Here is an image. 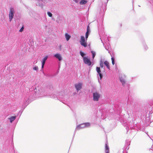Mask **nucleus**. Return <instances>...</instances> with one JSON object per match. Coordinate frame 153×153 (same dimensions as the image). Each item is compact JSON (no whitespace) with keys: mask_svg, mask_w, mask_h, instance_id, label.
Listing matches in <instances>:
<instances>
[{"mask_svg":"<svg viewBox=\"0 0 153 153\" xmlns=\"http://www.w3.org/2000/svg\"><path fill=\"white\" fill-rule=\"evenodd\" d=\"M90 126V124L89 123H83L78 126L77 128L78 129L84 128L86 127H88Z\"/></svg>","mask_w":153,"mask_h":153,"instance_id":"1","label":"nucleus"},{"mask_svg":"<svg viewBox=\"0 0 153 153\" xmlns=\"http://www.w3.org/2000/svg\"><path fill=\"white\" fill-rule=\"evenodd\" d=\"M100 97V94L98 92H96L93 93V100L97 101Z\"/></svg>","mask_w":153,"mask_h":153,"instance_id":"2","label":"nucleus"},{"mask_svg":"<svg viewBox=\"0 0 153 153\" xmlns=\"http://www.w3.org/2000/svg\"><path fill=\"white\" fill-rule=\"evenodd\" d=\"M14 9L12 8H10L9 15V20L10 22L11 21L12 19L13 18L14 16Z\"/></svg>","mask_w":153,"mask_h":153,"instance_id":"3","label":"nucleus"},{"mask_svg":"<svg viewBox=\"0 0 153 153\" xmlns=\"http://www.w3.org/2000/svg\"><path fill=\"white\" fill-rule=\"evenodd\" d=\"M81 45L84 47L87 46V44L85 41V38L84 36H81V40L80 42Z\"/></svg>","mask_w":153,"mask_h":153,"instance_id":"4","label":"nucleus"},{"mask_svg":"<svg viewBox=\"0 0 153 153\" xmlns=\"http://www.w3.org/2000/svg\"><path fill=\"white\" fill-rule=\"evenodd\" d=\"M83 60L84 63L87 65H88L90 66L91 65V62L88 59L87 57H84L83 58Z\"/></svg>","mask_w":153,"mask_h":153,"instance_id":"5","label":"nucleus"},{"mask_svg":"<svg viewBox=\"0 0 153 153\" xmlns=\"http://www.w3.org/2000/svg\"><path fill=\"white\" fill-rule=\"evenodd\" d=\"M82 84L81 83L76 84L75 87L77 91L79 90L82 88Z\"/></svg>","mask_w":153,"mask_h":153,"instance_id":"6","label":"nucleus"},{"mask_svg":"<svg viewBox=\"0 0 153 153\" xmlns=\"http://www.w3.org/2000/svg\"><path fill=\"white\" fill-rule=\"evenodd\" d=\"M96 70L98 73L99 74V76L100 77V79H101L102 78V74L100 73L101 71L100 70V68L98 67H96Z\"/></svg>","mask_w":153,"mask_h":153,"instance_id":"7","label":"nucleus"},{"mask_svg":"<svg viewBox=\"0 0 153 153\" xmlns=\"http://www.w3.org/2000/svg\"><path fill=\"white\" fill-rule=\"evenodd\" d=\"M54 56L56 58L58 59L59 61H61L62 60V57L59 54L56 53L54 55Z\"/></svg>","mask_w":153,"mask_h":153,"instance_id":"8","label":"nucleus"},{"mask_svg":"<svg viewBox=\"0 0 153 153\" xmlns=\"http://www.w3.org/2000/svg\"><path fill=\"white\" fill-rule=\"evenodd\" d=\"M104 64L108 69L110 70V66L109 65V63L108 61L106 60L104 62Z\"/></svg>","mask_w":153,"mask_h":153,"instance_id":"9","label":"nucleus"},{"mask_svg":"<svg viewBox=\"0 0 153 153\" xmlns=\"http://www.w3.org/2000/svg\"><path fill=\"white\" fill-rule=\"evenodd\" d=\"M65 36L66 40L67 41L69 40L71 38V36L68 35L67 33H66L65 34Z\"/></svg>","mask_w":153,"mask_h":153,"instance_id":"10","label":"nucleus"},{"mask_svg":"<svg viewBox=\"0 0 153 153\" xmlns=\"http://www.w3.org/2000/svg\"><path fill=\"white\" fill-rule=\"evenodd\" d=\"M109 148L108 145L105 144V151L106 153H109Z\"/></svg>","mask_w":153,"mask_h":153,"instance_id":"11","label":"nucleus"},{"mask_svg":"<svg viewBox=\"0 0 153 153\" xmlns=\"http://www.w3.org/2000/svg\"><path fill=\"white\" fill-rule=\"evenodd\" d=\"M87 2V1L85 0H82L79 2L80 4H84Z\"/></svg>","mask_w":153,"mask_h":153,"instance_id":"12","label":"nucleus"},{"mask_svg":"<svg viewBox=\"0 0 153 153\" xmlns=\"http://www.w3.org/2000/svg\"><path fill=\"white\" fill-rule=\"evenodd\" d=\"M16 116H12L9 118L10 123H12L16 119Z\"/></svg>","mask_w":153,"mask_h":153,"instance_id":"13","label":"nucleus"},{"mask_svg":"<svg viewBox=\"0 0 153 153\" xmlns=\"http://www.w3.org/2000/svg\"><path fill=\"white\" fill-rule=\"evenodd\" d=\"M48 58V56H46L44 57L43 59L42 63L45 64L46 61L47 60Z\"/></svg>","mask_w":153,"mask_h":153,"instance_id":"14","label":"nucleus"},{"mask_svg":"<svg viewBox=\"0 0 153 153\" xmlns=\"http://www.w3.org/2000/svg\"><path fill=\"white\" fill-rule=\"evenodd\" d=\"M120 80V81L122 83L123 85H124L125 84V81L124 79H123V78L121 79Z\"/></svg>","mask_w":153,"mask_h":153,"instance_id":"15","label":"nucleus"},{"mask_svg":"<svg viewBox=\"0 0 153 153\" xmlns=\"http://www.w3.org/2000/svg\"><path fill=\"white\" fill-rule=\"evenodd\" d=\"M111 60L112 61V63L113 65H114V57H112L111 58Z\"/></svg>","mask_w":153,"mask_h":153,"instance_id":"16","label":"nucleus"},{"mask_svg":"<svg viewBox=\"0 0 153 153\" xmlns=\"http://www.w3.org/2000/svg\"><path fill=\"white\" fill-rule=\"evenodd\" d=\"M92 54V58L93 59H94L95 56V52L93 51H91V52Z\"/></svg>","mask_w":153,"mask_h":153,"instance_id":"17","label":"nucleus"},{"mask_svg":"<svg viewBox=\"0 0 153 153\" xmlns=\"http://www.w3.org/2000/svg\"><path fill=\"white\" fill-rule=\"evenodd\" d=\"M88 33L89 32H88V31H87L85 33V38L86 39H87L88 37Z\"/></svg>","mask_w":153,"mask_h":153,"instance_id":"18","label":"nucleus"},{"mask_svg":"<svg viewBox=\"0 0 153 153\" xmlns=\"http://www.w3.org/2000/svg\"><path fill=\"white\" fill-rule=\"evenodd\" d=\"M48 16L50 17H51L52 16V14L50 12H48Z\"/></svg>","mask_w":153,"mask_h":153,"instance_id":"19","label":"nucleus"},{"mask_svg":"<svg viewBox=\"0 0 153 153\" xmlns=\"http://www.w3.org/2000/svg\"><path fill=\"white\" fill-rule=\"evenodd\" d=\"M100 66L101 68H103V62H101L100 63Z\"/></svg>","mask_w":153,"mask_h":153,"instance_id":"20","label":"nucleus"},{"mask_svg":"<svg viewBox=\"0 0 153 153\" xmlns=\"http://www.w3.org/2000/svg\"><path fill=\"white\" fill-rule=\"evenodd\" d=\"M33 69L34 70L36 71L38 69V67L36 66H35L33 68Z\"/></svg>","mask_w":153,"mask_h":153,"instance_id":"21","label":"nucleus"},{"mask_svg":"<svg viewBox=\"0 0 153 153\" xmlns=\"http://www.w3.org/2000/svg\"><path fill=\"white\" fill-rule=\"evenodd\" d=\"M80 55H81L83 57L85 55V54L82 52L81 51L80 52Z\"/></svg>","mask_w":153,"mask_h":153,"instance_id":"22","label":"nucleus"},{"mask_svg":"<svg viewBox=\"0 0 153 153\" xmlns=\"http://www.w3.org/2000/svg\"><path fill=\"white\" fill-rule=\"evenodd\" d=\"M24 28L23 27H22L19 30V31L20 32H22Z\"/></svg>","mask_w":153,"mask_h":153,"instance_id":"23","label":"nucleus"},{"mask_svg":"<svg viewBox=\"0 0 153 153\" xmlns=\"http://www.w3.org/2000/svg\"><path fill=\"white\" fill-rule=\"evenodd\" d=\"M45 64L42 63V68H43L44 65Z\"/></svg>","mask_w":153,"mask_h":153,"instance_id":"24","label":"nucleus"},{"mask_svg":"<svg viewBox=\"0 0 153 153\" xmlns=\"http://www.w3.org/2000/svg\"><path fill=\"white\" fill-rule=\"evenodd\" d=\"M89 26H88V27H87V31H88V32H89Z\"/></svg>","mask_w":153,"mask_h":153,"instance_id":"25","label":"nucleus"},{"mask_svg":"<svg viewBox=\"0 0 153 153\" xmlns=\"http://www.w3.org/2000/svg\"><path fill=\"white\" fill-rule=\"evenodd\" d=\"M74 1H75L76 3H77V2H78V1H77V0H74Z\"/></svg>","mask_w":153,"mask_h":153,"instance_id":"26","label":"nucleus"}]
</instances>
